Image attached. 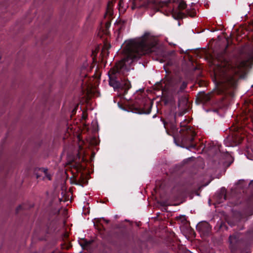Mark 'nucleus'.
I'll list each match as a JSON object with an SVG mask.
<instances>
[{
	"label": "nucleus",
	"mask_w": 253,
	"mask_h": 253,
	"mask_svg": "<svg viewBox=\"0 0 253 253\" xmlns=\"http://www.w3.org/2000/svg\"><path fill=\"white\" fill-rule=\"evenodd\" d=\"M115 71L114 69L110 70L109 73V84L114 88L120 87V83L116 80L115 76Z\"/></svg>",
	"instance_id": "39448f33"
},
{
	"label": "nucleus",
	"mask_w": 253,
	"mask_h": 253,
	"mask_svg": "<svg viewBox=\"0 0 253 253\" xmlns=\"http://www.w3.org/2000/svg\"><path fill=\"white\" fill-rule=\"evenodd\" d=\"M248 61L236 59L228 61L224 57H219L214 62V74L216 80L220 84L226 83L234 86L245 71Z\"/></svg>",
	"instance_id": "f03ea898"
},
{
	"label": "nucleus",
	"mask_w": 253,
	"mask_h": 253,
	"mask_svg": "<svg viewBox=\"0 0 253 253\" xmlns=\"http://www.w3.org/2000/svg\"><path fill=\"white\" fill-rule=\"evenodd\" d=\"M112 3L111 2H109L108 3V6H107V7L106 15H109V16H111L113 14V10H112Z\"/></svg>",
	"instance_id": "9d476101"
},
{
	"label": "nucleus",
	"mask_w": 253,
	"mask_h": 253,
	"mask_svg": "<svg viewBox=\"0 0 253 253\" xmlns=\"http://www.w3.org/2000/svg\"><path fill=\"white\" fill-rule=\"evenodd\" d=\"M21 206H19L17 209V210L18 211L19 210V209H21Z\"/></svg>",
	"instance_id": "f3484780"
},
{
	"label": "nucleus",
	"mask_w": 253,
	"mask_h": 253,
	"mask_svg": "<svg viewBox=\"0 0 253 253\" xmlns=\"http://www.w3.org/2000/svg\"><path fill=\"white\" fill-rule=\"evenodd\" d=\"M73 183L76 185H81L82 186L84 184H86L87 183V181L82 175H81L80 178L78 180H75Z\"/></svg>",
	"instance_id": "0eeeda50"
},
{
	"label": "nucleus",
	"mask_w": 253,
	"mask_h": 253,
	"mask_svg": "<svg viewBox=\"0 0 253 253\" xmlns=\"http://www.w3.org/2000/svg\"><path fill=\"white\" fill-rule=\"evenodd\" d=\"M194 147H195V145H190V146L189 147L188 149H189V148H194Z\"/></svg>",
	"instance_id": "dca6fc26"
},
{
	"label": "nucleus",
	"mask_w": 253,
	"mask_h": 253,
	"mask_svg": "<svg viewBox=\"0 0 253 253\" xmlns=\"http://www.w3.org/2000/svg\"><path fill=\"white\" fill-rule=\"evenodd\" d=\"M187 87V83L185 82H183L181 84L180 88L179 91L180 92H182L184 90V89Z\"/></svg>",
	"instance_id": "ddd939ff"
},
{
	"label": "nucleus",
	"mask_w": 253,
	"mask_h": 253,
	"mask_svg": "<svg viewBox=\"0 0 253 253\" xmlns=\"http://www.w3.org/2000/svg\"><path fill=\"white\" fill-rule=\"evenodd\" d=\"M37 178H39V176L38 175H37Z\"/></svg>",
	"instance_id": "6ab92c4d"
},
{
	"label": "nucleus",
	"mask_w": 253,
	"mask_h": 253,
	"mask_svg": "<svg viewBox=\"0 0 253 253\" xmlns=\"http://www.w3.org/2000/svg\"><path fill=\"white\" fill-rule=\"evenodd\" d=\"M249 60H253V49L248 53Z\"/></svg>",
	"instance_id": "4468645a"
},
{
	"label": "nucleus",
	"mask_w": 253,
	"mask_h": 253,
	"mask_svg": "<svg viewBox=\"0 0 253 253\" xmlns=\"http://www.w3.org/2000/svg\"><path fill=\"white\" fill-rule=\"evenodd\" d=\"M130 87V83L127 80L124 81L123 83H120V87L124 88L125 90V92L128 89H129Z\"/></svg>",
	"instance_id": "6e6552de"
},
{
	"label": "nucleus",
	"mask_w": 253,
	"mask_h": 253,
	"mask_svg": "<svg viewBox=\"0 0 253 253\" xmlns=\"http://www.w3.org/2000/svg\"><path fill=\"white\" fill-rule=\"evenodd\" d=\"M198 228L202 232L205 234H208L211 230V227L208 223H204L199 225Z\"/></svg>",
	"instance_id": "423d86ee"
},
{
	"label": "nucleus",
	"mask_w": 253,
	"mask_h": 253,
	"mask_svg": "<svg viewBox=\"0 0 253 253\" xmlns=\"http://www.w3.org/2000/svg\"><path fill=\"white\" fill-rule=\"evenodd\" d=\"M187 98H186V97H184V98H183V100L182 101V104H183V105L186 104V103H187Z\"/></svg>",
	"instance_id": "2eb2a0df"
},
{
	"label": "nucleus",
	"mask_w": 253,
	"mask_h": 253,
	"mask_svg": "<svg viewBox=\"0 0 253 253\" xmlns=\"http://www.w3.org/2000/svg\"><path fill=\"white\" fill-rule=\"evenodd\" d=\"M195 133L192 128H188L186 129V133L182 139V141L184 143H188L194 139Z\"/></svg>",
	"instance_id": "7ed1b4c3"
},
{
	"label": "nucleus",
	"mask_w": 253,
	"mask_h": 253,
	"mask_svg": "<svg viewBox=\"0 0 253 253\" xmlns=\"http://www.w3.org/2000/svg\"><path fill=\"white\" fill-rule=\"evenodd\" d=\"M154 46L153 38L149 33H145L141 38L126 42L123 51L124 58L116 65V72L128 71L129 66L142 55L151 52Z\"/></svg>",
	"instance_id": "f257e3e1"
},
{
	"label": "nucleus",
	"mask_w": 253,
	"mask_h": 253,
	"mask_svg": "<svg viewBox=\"0 0 253 253\" xmlns=\"http://www.w3.org/2000/svg\"><path fill=\"white\" fill-rule=\"evenodd\" d=\"M40 171L44 173V176L43 179H47L48 180H51V175L47 173V169H40Z\"/></svg>",
	"instance_id": "9b49d317"
},
{
	"label": "nucleus",
	"mask_w": 253,
	"mask_h": 253,
	"mask_svg": "<svg viewBox=\"0 0 253 253\" xmlns=\"http://www.w3.org/2000/svg\"><path fill=\"white\" fill-rule=\"evenodd\" d=\"M200 98L203 103H206L210 100L211 94L203 93L200 95Z\"/></svg>",
	"instance_id": "1a4fd4ad"
},
{
	"label": "nucleus",
	"mask_w": 253,
	"mask_h": 253,
	"mask_svg": "<svg viewBox=\"0 0 253 253\" xmlns=\"http://www.w3.org/2000/svg\"><path fill=\"white\" fill-rule=\"evenodd\" d=\"M176 2L178 4L177 8L173 9V14L177 15L178 17H181L182 15L181 11L185 9L187 5L182 0H177Z\"/></svg>",
	"instance_id": "20e7f679"
},
{
	"label": "nucleus",
	"mask_w": 253,
	"mask_h": 253,
	"mask_svg": "<svg viewBox=\"0 0 253 253\" xmlns=\"http://www.w3.org/2000/svg\"><path fill=\"white\" fill-rule=\"evenodd\" d=\"M181 101H180V102H179V104H178V105H179V106H180V104H181Z\"/></svg>",
	"instance_id": "a211bd4d"
},
{
	"label": "nucleus",
	"mask_w": 253,
	"mask_h": 253,
	"mask_svg": "<svg viewBox=\"0 0 253 253\" xmlns=\"http://www.w3.org/2000/svg\"><path fill=\"white\" fill-rule=\"evenodd\" d=\"M229 242L231 244H235L237 241V237L236 235L230 236L229 238Z\"/></svg>",
	"instance_id": "f8f14e48"
}]
</instances>
